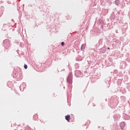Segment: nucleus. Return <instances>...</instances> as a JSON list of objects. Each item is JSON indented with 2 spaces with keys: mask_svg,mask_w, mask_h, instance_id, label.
I'll list each match as a JSON object with an SVG mask.
<instances>
[{
  "mask_svg": "<svg viewBox=\"0 0 130 130\" xmlns=\"http://www.w3.org/2000/svg\"><path fill=\"white\" fill-rule=\"evenodd\" d=\"M85 47H86V45H84V44L82 45L81 47V50H84V49H85Z\"/></svg>",
  "mask_w": 130,
  "mask_h": 130,
  "instance_id": "7ed1b4c3",
  "label": "nucleus"
},
{
  "mask_svg": "<svg viewBox=\"0 0 130 130\" xmlns=\"http://www.w3.org/2000/svg\"><path fill=\"white\" fill-rule=\"evenodd\" d=\"M24 69H25V70H27V69L28 68V66H27V64H24Z\"/></svg>",
  "mask_w": 130,
  "mask_h": 130,
  "instance_id": "20e7f679",
  "label": "nucleus"
},
{
  "mask_svg": "<svg viewBox=\"0 0 130 130\" xmlns=\"http://www.w3.org/2000/svg\"><path fill=\"white\" fill-rule=\"evenodd\" d=\"M35 116H36V115H34V117H35Z\"/></svg>",
  "mask_w": 130,
  "mask_h": 130,
  "instance_id": "6e6552de",
  "label": "nucleus"
},
{
  "mask_svg": "<svg viewBox=\"0 0 130 130\" xmlns=\"http://www.w3.org/2000/svg\"><path fill=\"white\" fill-rule=\"evenodd\" d=\"M120 126L121 129H123V128L125 126V123L124 122H121L120 124Z\"/></svg>",
  "mask_w": 130,
  "mask_h": 130,
  "instance_id": "f257e3e1",
  "label": "nucleus"
},
{
  "mask_svg": "<svg viewBox=\"0 0 130 130\" xmlns=\"http://www.w3.org/2000/svg\"><path fill=\"white\" fill-rule=\"evenodd\" d=\"M61 45L62 46H63L64 45V42H61Z\"/></svg>",
  "mask_w": 130,
  "mask_h": 130,
  "instance_id": "39448f33",
  "label": "nucleus"
},
{
  "mask_svg": "<svg viewBox=\"0 0 130 130\" xmlns=\"http://www.w3.org/2000/svg\"><path fill=\"white\" fill-rule=\"evenodd\" d=\"M65 118L68 122H70V119H71V116L70 115H67L65 116Z\"/></svg>",
  "mask_w": 130,
  "mask_h": 130,
  "instance_id": "f03ea898",
  "label": "nucleus"
},
{
  "mask_svg": "<svg viewBox=\"0 0 130 130\" xmlns=\"http://www.w3.org/2000/svg\"><path fill=\"white\" fill-rule=\"evenodd\" d=\"M26 128H29L30 129L31 128L29 127V126H26Z\"/></svg>",
  "mask_w": 130,
  "mask_h": 130,
  "instance_id": "423d86ee",
  "label": "nucleus"
},
{
  "mask_svg": "<svg viewBox=\"0 0 130 130\" xmlns=\"http://www.w3.org/2000/svg\"><path fill=\"white\" fill-rule=\"evenodd\" d=\"M108 49H110V48H109H109H108Z\"/></svg>",
  "mask_w": 130,
  "mask_h": 130,
  "instance_id": "0eeeda50",
  "label": "nucleus"
}]
</instances>
